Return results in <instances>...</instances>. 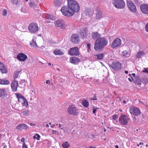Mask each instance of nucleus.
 Listing matches in <instances>:
<instances>
[{
  "mask_svg": "<svg viewBox=\"0 0 148 148\" xmlns=\"http://www.w3.org/2000/svg\"><path fill=\"white\" fill-rule=\"evenodd\" d=\"M121 44V40L118 38L115 39L113 41L111 47L112 49H114L119 47Z\"/></svg>",
  "mask_w": 148,
  "mask_h": 148,
  "instance_id": "ddd939ff",
  "label": "nucleus"
},
{
  "mask_svg": "<svg viewBox=\"0 0 148 148\" xmlns=\"http://www.w3.org/2000/svg\"><path fill=\"white\" fill-rule=\"evenodd\" d=\"M127 5L129 9L132 12L135 13L136 8L134 3L131 1H127Z\"/></svg>",
  "mask_w": 148,
  "mask_h": 148,
  "instance_id": "f8f14e48",
  "label": "nucleus"
},
{
  "mask_svg": "<svg viewBox=\"0 0 148 148\" xmlns=\"http://www.w3.org/2000/svg\"><path fill=\"white\" fill-rule=\"evenodd\" d=\"M145 31L148 33V23L146 24L145 27Z\"/></svg>",
  "mask_w": 148,
  "mask_h": 148,
  "instance_id": "a18cd8bd",
  "label": "nucleus"
},
{
  "mask_svg": "<svg viewBox=\"0 0 148 148\" xmlns=\"http://www.w3.org/2000/svg\"><path fill=\"white\" fill-rule=\"evenodd\" d=\"M97 100V97L95 95L91 99V100Z\"/></svg>",
  "mask_w": 148,
  "mask_h": 148,
  "instance_id": "de8ad7c7",
  "label": "nucleus"
},
{
  "mask_svg": "<svg viewBox=\"0 0 148 148\" xmlns=\"http://www.w3.org/2000/svg\"><path fill=\"white\" fill-rule=\"evenodd\" d=\"M29 128L27 125L25 124H21L18 125L16 127V129L19 131L23 130H27Z\"/></svg>",
  "mask_w": 148,
  "mask_h": 148,
  "instance_id": "aec40b11",
  "label": "nucleus"
},
{
  "mask_svg": "<svg viewBox=\"0 0 148 148\" xmlns=\"http://www.w3.org/2000/svg\"><path fill=\"white\" fill-rule=\"evenodd\" d=\"M104 54L101 53V54H98L94 55L95 58L97 60H102L104 57Z\"/></svg>",
  "mask_w": 148,
  "mask_h": 148,
  "instance_id": "c756f323",
  "label": "nucleus"
},
{
  "mask_svg": "<svg viewBox=\"0 0 148 148\" xmlns=\"http://www.w3.org/2000/svg\"><path fill=\"white\" fill-rule=\"evenodd\" d=\"M125 73L126 74H128V71H125Z\"/></svg>",
  "mask_w": 148,
  "mask_h": 148,
  "instance_id": "bf43d9fd",
  "label": "nucleus"
},
{
  "mask_svg": "<svg viewBox=\"0 0 148 148\" xmlns=\"http://www.w3.org/2000/svg\"><path fill=\"white\" fill-rule=\"evenodd\" d=\"M62 0H54V5L56 6H59L62 4Z\"/></svg>",
  "mask_w": 148,
  "mask_h": 148,
  "instance_id": "473e14b6",
  "label": "nucleus"
},
{
  "mask_svg": "<svg viewBox=\"0 0 148 148\" xmlns=\"http://www.w3.org/2000/svg\"><path fill=\"white\" fill-rule=\"evenodd\" d=\"M115 148H119V146L118 145H116L115 146Z\"/></svg>",
  "mask_w": 148,
  "mask_h": 148,
  "instance_id": "e2e57ef3",
  "label": "nucleus"
},
{
  "mask_svg": "<svg viewBox=\"0 0 148 148\" xmlns=\"http://www.w3.org/2000/svg\"><path fill=\"white\" fill-rule=\"evenodd\" d=\"M7 88L0 89V96L1 97L7 95Z\"/></svg>",
  "mask_w": 148,
  "mask_h": 148,
  "instance_id": "a878e982",
  "label": "nucleus"
},
{
  "mask_svg": "<svg viewBox=\"0 0 148 148\" xmlns=\"http://www.w3.org/2000/svg\"><path fill=\"white\" fill-rule=\"evenodd\" d=\"M145 55V52L143 51L138 52L135 55V58L137 59H139Z\"/></svg>",
  "mask_w": 148,
  "mask_h": 148,
  "instance_id": "393cba45",
  "label": "nucleus"
},
{
  "mask_svg": "<svg viewBox=\"0 0 148 148\" xmlns=\"http://www.w3.org/2000/svg\"><path fill=\"white\" fill-rule=\"evenodd\" d=\"M139 145H143V142H142V143H140L139 144Z\"/></svg>",
  "mask_w": 148,
  "mask_h": 148,
  "instance_id": "0e129e2a",
  "label": "nucleus"
},
{
  "mask_svg": "<svg viewBox=\"0 0 148 148\" xmlns=\"http://www.w3.org/2000/svg\"><path fill=\"white\" fill-rule=\"evenodd\" d=\"M70 62L74 64H76L80 62V59L75 56L71 57L70 58Z\"/></svg>",
  "mask_w": 148,
  "mask_h": 148,
  "instance_id": "412c9836",
  "label": "nucleus"
},
{
  "mask_svg": "<svg viewBox=\"0 0 148 148\" xmlns=\"http://www.w3.org/2000/svg\"><path fill=\"white\" fill-rule=\"evenodd\" d=\"M10 82L9 80L5 79H0V84L2 85H8Z\"/></svg>",
  "mask_w": 148,
  "mask_h": 148,
  "instance_id": "c85d7f7f",
  "label": "nucleus"
},
{
  "mask_svg": "<svg viewBox=\"0 0 148 148\" xmlns=\"http://www.w3.org/2000/svg\"><path fill=\"white\" fill-rule=\"evenodd\" d=\"M28 28L29 30L32 33L37 32L39 29L37 24L34 23H30L28 26Z\"/></svg>",
  "mask_w": 148,
  "mask_h": 148,
  "instance_id": "1a4fd4ad",
  "label": "nucleus"
},
{
  "mask_svg": "<svg viewBox=\"0 0 148 148\" xmlns=\"http://www.w3.org/2000/svg\"><path fill=\"white\" fill-rule=\"evenodd\" d=\"M27 56L25 54L21 53H18L17 56V58L19 61L24 62L27 58Z\"/></svg>",
  "mask_w": 148,
  "mask_h": 148,
  "instance_id": "f3484780",
  "label": "nucleus"
},
{
  "mask_svg": "<svg viewBox=\"0 0 148 148\" xmlns=\"http://www.w3.org/2000/svg\"><path fill=\"white\" fill-rule=\"evenodd\" d=\"M128 79L129 81L130 82H132V81H133L134 80V79L132 77H131V78H128Z\"/></svg>",
  "mask_w": 148,
  "mask_h": 148,
  "instance_id": "8fccbe9b",
  "label": "nucleus"
},
{
  "mask_svg": "<svg viewBox=\"0 0 148 148\" xmlns=\"http://www.w3.org/2000/svg\"><path fill=\"white\" fill-rule=\"evenodd\" d=\"M88 30L86 28H82L80 29L79 35L82 38H85L87 36Z\"/></svg>",
  "mask_w": 148,
  "mask_h": 148,
  "instance_id": "2eb2a0df",
  "label": "nucleus"
},
{
  "mask_svg": "<svg viewBox=\"0 0 148 148\" xmlns=\"http://www.w3.org/2000/svg\"><path fill=\"white\" fill-rule=\"evenodd\" d=\"M53 53L55 55H62L64 54V52L61 50L56 49L53 51Z\"/></svg>",
  "mask_w": 148,
  "mask_h": 148,
  "instance_id": "cd10ccee",
  "label": "nucleus"
},
{
  "mask_svg": "<svg viewBox=\"0 0 148 148\" xmlns=\"http://www.w3.org/2000/svg\"><path fill=\"white\" fill-rule=\"evenodd\" d=\"M46 83L47 84H50V81L49 80H47L46 81Z\"/></svg>",
  "mask_w": 148,
  "mask_h": 148,
  "instance_id": "5fc2aeb1",
  "label": "nucleus"
},
{
  "mask_svg": "<svg viewBox=\"0 0 148 148\" xmlns=\"http://www.w3.org/2000/svg\"><path fill=\"white\" fill-rule=\"evenodd\" d=\"M18 82L16 79H14L11 84V87L12 90L13 92H16L17 91V88L18 86Z\"/></svg>",
  "mask_w": 148,
  "mask_h": 148,
  "instance_id": "6ab92c4d",
  "label": "nucleus"
},
{
  "mask_svg": "<svg viewBox=\"0 0 148 148\" xmlns=\"http://www.w3.org/2000/svg\"><path fill=\"white\" fill-rule=\"evenodd\" d=\"M82 104L84 107L86 108L88 107L89 105L88 101L86 100H84L82 101Z\"/></svg>",
  "mask_w": 148,
  "mask_h": 148,
  "instance_id": "72a5a7b5",
  "label": "nucleus"
},
{
  "mask_svg": "<svg viewBox=\"0 0 148 148\" xmlns=\"http://www.w3.org/2000/svg\"><path fill=\"white\" fill-rule=\"evenodd\" d=\"M40 138V136L38 134H36L34 136L33 138L34 139H36L37 140H39Z\"/></svg>",
  "mask_w": 148,
  "mask_h": 148,
  "instance_id": "e433bc0d",
  "label": "nucleus"
},
{
  "mask_svg": "<svg viewBox=\"0 0 148 148\" xmlns=\"http://www.w3.org/2000/svg\"><path fill=\"white\" fill-rule=\"evenodd\" d=\"M68 113L70 115L75 116L79 114L78 110L73 104L70 105L68 108Z\"/></svg>",
  "mask_w": 148,
  "mask_h": 148,
  "instance_id": "423d86ee",
  "label": "nucleus"
},
{
  "mask_svg": "<svg viewBox=\"0 0 148 148\" xmlns=\"http://www.w3.org/2000/svg\"><path fill=\"white\" fill-rule=\"evenodd\" d=\"M62 146L64 148H68L69 147L70 145L67 141H66L62 143Z\"/></svg>",
  "mask_w": 148,
  "mask_h": 148,
  "instance_id": "f704fd0d",
  "label": "nucleus"
},
{
  "mask_svg": "<svg viewBox=\"0 0 148 148\" xmlns=\"http://www.w3.org/2000/svg\"><path fill=\"white\" fill-rule=\"evenodd\" d=\"M69 54L71 56H79V52L78 47H74L70 48L68 51Z\"/></svg>",
  "mask_w": 148,
  "mask_h": 148,
  "instance_id": "9d476101",
  "label": "nucleus"
},
{
  "mask_svg": "<svg viewBox=\"0 0 148 148\" xmlns=\"http://www.w3.org/2000/svg\"><path fill=\"white\" fill-rule=\"evenodd\" d=\"M0 71L2 73H7V70L5 65L0 62Z\"/></svg>",
  "mask_w": 148,
  "mask_h": 148,
  "instance_id": "b1692460",
  "label": "nucleus"
},
{
  "mask_svg": "<svg viewBox=\"0 0 148 148\" xmlns=\"http://www.w3.org/2000/svg\"><path fill=\"white\" fill-rule=\"evenodd\" d=\"M134 82L136 85H140L141 80L140 78L138 76L136 77Z\"/></svg>",
  "mask_w": 148,
  "mask_h": 148,
  "instance_id": "bb28decb",
  "label": "nucleus"
},
{
  "mask_svg": "<svg viewBox=\"0 0 148 148\" xmlns=\"http://www.w3.org/2000/svg\"><path fill=\"white\" fill-rule=\"evenodd\" d=\"M118 118V116L117 114H114L112 116V119L114 120H116Z\"/></svg>",
  "mask_w": 148,
  "mask_h": 148,
  "instance_id": "79ce46f5",
  "label": "nucleus"
},
{
  "mask_svg": "<svg viewBox=\"0 0 148 148\" xmlns=\"http://www.w3.org/2000/svg\"><path fill=\"white\" fill-rule=\"evenodd\" d=\"M46 127H49V125L48 124H47L46 125Z\"/></svg>",
  "mask_w": 148,
  "mask_h": 148,
  "instance_id": "69168bd1",
  "label": "nucleus"
},
{
  "mask_svg": "<svg viewBox=\"0 0 148 148\" xmlns=\"http://www.w3.org/2000/svg\"><path fill=\"white\" fill-rule=\"evenodd\" d=\"M97 109L96 107H93L92 113L93 114H95Z\"/></svg>",
  "mask_w": 148,
  "mask_h": 148,
  "instance_id": "49530a36",
  "label": "nucleus"
},
{
  "mask_svg": "<svg viewBox=\"0 0 148 148\" xmlns=\"http://www.w3.org/2000/svg\"><path fill=\"white\" fill-rule=\"evenodd\" d=\"M90 44L89 43H88L87 44V47L88 49H90Z\"/></svg>",
  "mask_w": 148,
  "mask_h": 148,
  "instance_id": "3c124183",
  "label": "nucleus"
},
{
  "mask_svg": "<svg viewBox=\"0 0 148 148\" xmlns=\"http://www.w3.org/2000/svg\"><path fill=\"white\" fill-rule=\"evenodd\" d=\"M67 5L74 13L77 12L79 10L78 3L73 0H68Z\"/></svg>",
  "mask_w": 148,
  "mask_h": 148,
  "instance_id": "f03ea898",
  "label": "nucleus"
},
{
  "mask_svg": "<svg viewBox=\"0 0 148 148\" xmlns=\"http://www.w3.org/2000/svg\"><path fill=\"white\" fill-rule=\"evenodd\" d=\"M30 45L32 47L36 48L38 47L36 42V40L34 38L32 39L31 42L30 43Z\"/></svg>",
  "mask_w": 148,
  "mask_h": 148,
  "instance_id": "7c9ffc66",
  "label": "nucleus"
},
{
  "mask_svg": "<svg viewBox=\"0 0 148 148\" xmlns=\"http://www.w3.org/2000/svg\"><path fill=\"white\" fill-rule=\"evenodd\" d=\"M19 71H16L14 73V75L13 76V78L14 79H15L16 78L18 77V75L19 73Z\"/></svg>",
  "mask_w": 148,
  "mask_h": 148,
  "instance_id": "4c0bfd02",
  "label": "nucleus"
},
{
  "mask_svg": "<svg viewBox=\"0 0 148 148\" xmlns=\"http://www.w3.org/2000/svg\"><path fill=\"white\" fill-rule=\"evenodd\" d=\"M22 113L24 116H27L29 114V111L28 110H25L23 111Z\"/></svg>",
  "mask_w": 148,
  "mask_h": 148,
  "instance_id": "58836bf2",
  "label": "nucleus"
},
{
  "mask_svg": "<svg viewBox=\"0 0 148 148\" xmlns=\"http://www.w3.org/2000/svg\"><path fill=\"white\" fill-rule=\"evenodd\" d=\"M55 26L57 27H60L62 29H65L66 25L65 24L64 21L62 19L57 20L54 23Z\"/></svg>",
  "mask_w": 148,
  "mask_h": 148,
  "instance_id": "9b49d317",
  "label": "nucleus"
},
{
  "mask_svg": "<svg viewBox=\"0 0 148 148\" xmlns=\"http://www.w3.org/2000/svg\"><path fill=\"white\" fill-rule=\"evenodd\" d=\"M132 76H133V77H135V75H135V73H132Z\"/></svg>",
  "mask_w": 148,
  "mask_h": 148,
  "instance_id": "4d7b16f0",
  "label": "nucleus"
},
{
  "mask_svg": "<svg viewBox=\"0 0 148 148\" xmlns=\"http://www.w3.org/2000/svg\"><path fill=\"white\" fill-rule=\"evenodd\" d=\"M143 83L145 84H147L148 83V79L146 77L143 78Z\"/></svg>",
  "mask_w": 148,
  "mask_h": 148,
  "instance_id": "ea45409f",
  "label": "nucleus"
},
{
  "mask_svg": "<svg viewBox=\"0 0 148 148\" xmlns=\"http://www.w3.org/2000/svg\"><path fill=\"white\" fill-rule=\"evenodd\" d=\"M29 6L31 8H35L37 6V5L34 2H31L29 3Z\"/></svg>",
  "mask_w": 148,
  "mask_h": 148,
  "instance_id": "c9c22d12",
  "label": "nucleus"
},
{
  "mask_svg": "<svg viewBox=\"0 0 148 148\" xmlns=\"http://www.w3.org/2000/svg\"><path fill=\"white\" fill-rule=\"evenodd\" d=\"M61 11L62 14L67 17H71L75 14L71 10L67 5L63 6L61 9Z\"/></svg>",
  "mask_w": 148,
  "mask_h": 148,
  "instance_id": "7ed1b4c3",
  "label": "nucleus"
},
{
  "mask_svg": "<svg viewBox=\"0 0 148 148\" xmlns=\"http://www.w3.org/2000/svg\"><path fill=\"white\" fill-rule=\"evenodd\" d=\"M108 43L107 38L105 37H100L95 41L94 49L97 51H99L103 49Z\"/></svg>",
  "mask_w": 148,
  "mask_h": 148,
  "instance_id": "f257e3e1",
  "label": "nucleus"
},
{
  "mask_svg": "<svg viewBox=\"0 0 148 148\" xmlns=\"http://www.w3.org/2000/svg\"><path fill=\"white\" fill-rule=\"evenodd\" d=\"M7 14V11L6 10L4 9L3 11V15L4 16H6Z\"/></svg>",
  "mask_w": 148,
  "mask_h": 148,
  "instance_id": "37998d69",
  "label": "nucleus"
},
{
  "mask_svg": "<svg viewBox=\"0 0 148 148\" xmlns=\"http://www.w3.org/2000/svg\"><path fill=\"white\" fill-rule=\"evenodd\" d=\"M130 120L129 117L126 115H121L119 118V123L122 125H126Z\"/></svg>",
  "mask_w": 148,
  "mask_h": 148,
  "instance_id": "0eeeda50",
  "label": "nucleus"
},
{
  "mask_svg": "<svg viewBox=\"0 0 148 148\" xmlns=\"http://www.w3.org/2000/svg\"><path fill=\"white\" fill-rule=\"evenodd\" d=\"M111 67L114 70L118 71L121 68V64L119 62H114L112 63Z\"/></svg>",
  "mask_w": 148,
  "mask_h": 148,
  "instance_id": "4468645a",
  "label": "nucleus"
},
{
  "mask_svg": "<svg viewBox=\"0 0 148 148\" xmlns=\"http://www.w3.org/2000/svg\"><path fill=\"white\" fill-rule=\"evenodd\" d=\"M89 148H96L95 147H93L92 146H90Z\"/></svg>",
  "mask_w": 148,
  "mask_h": 148,
  "instance_id": "338daca9",
  "label": "nucleus"
},
{
  "mask_svg": "<svg viewBox=\"0 0 148 148\" xmlns=\"http://www.w3.org/2000/svg\"><path fill=\"white\" fill-rule=\"evenodd\" d=\"M61 124H59V128H60L61 127Z\"/></svg>",
  "mask_w": 148,
  "mask_h": 148,
  "instance_id": "774afa93",
  "label": "nucleus"
},
{
  "mask_svg": "<svg viewBox=\"0 0 148 148\" xmlns=\"http://www.w3.org/2000/svg\"><path fill=\"white\" fill-rule=\"evenodd\" d=\"M57 132L56 130H52L51 131V133L53 135H56L57 134Z\"/></svg>",
  "mask_w": 148,
  "mask_h": 148,
  "instance_id": "c03bdc74",
  "label": "nucleus"
},
{
  "mask_svg": "<svg viewBox=\"0 0 148 148\" xmlns=\"http://www.w3.org/2000/svg\"><path fill=\"white\" fill-rule=\"evenodd\" d=\"M22 148H27V146L26 145L25 143H23V145H22Z\"/></svg>",
  "mask_w": 148,
  "mask_h": 148,
  "instance_id": "09e8293b",
  "label": "nucleus"
},
{
  "mask_svg": "<svg viewBox=\"0 0 148 148\" xmlns=\"http://www.w3.org/2000/svg\"><path fill=\"white\" fill-rule=\"evenodd\" d=\"M95 16V18L96 20H100L103 17L101 11L97 9L96 10Z\"/></svg>",
  "mask_w": 148,
  "mask_h": 148,
  "instance_id": "4be33fe9",
  "label": "nucleus"
},
{
  "mask_svg": "<svg viewBox=\"0 0 148 148\" xmlns=\"http://www.w3.org/2000/svg\"><path fill=\"white\" fill-rule=\"evenodd\" d=\"M70 40L73 43L78 44L80 41L79 36L77 34H73L71 36Z\"/></svg>",
  "mask_w": 148,
  "mask_h": 148,
  "instance_id": "dca6fc26",
  "label": "nucleus"
},
{
  "mask_svg": "<svg viewBox=\"0 0 148 148\" xmlns=\"http://www.w3.org/2000/svg\"><path fill=\"white\" fill-rule=\"evenodd\" d=\"M112 3L114 7L117 8H124L125 5L123 0H112Z\"/></svg>",
  "mask_w": 148,
  "mask_h": 148,
  "instance_id": "20e7f679",
  "label": "nucleus"
},
{
  "mask_svg": "<svg viewBox=\"0 0 148 148\" xmlns=\"http://www.w3.org/2000/svg\"><path fill=\"white\" fill-rule=\"evenodd\" d=\"M121 55L123 56L128 57L130 55V52L127 51V50L123 51L122 52Z\"/></svg>",
  "mask_w": 148,
  "mask_h": 148,
  "instance_id": "2f4dec72",
  "label": "nucleus"
},
{
  "mask_svg": "<svg viewBox=\"0 0 148 148\" xmlns=\"http://www.w3.org/2000/svg\"><path fill=\"white\" fill-rule=\"evenodd\" d=\"M25 138H23L21 139V141L23 142V143H25Z\"/></svg>",
  "mask_w": 148,
  "mask_h": 148,
  "instance_id": "603ef678",
  "label": "nucleus"
},
{
  "mask_svg": "<svg viewBox=\"0 0 148 148\" xmlns=\"http://www.w3.org/2000/svg\"><path fill=\"white\" fill-rule=\"evenodd\" d=\"M30 125H31V126H34L35 125L34 124H32V123H30Z\"/></svg>",
  "mask_w": 148,
  "mask_h": 148,
  "instance_id": "052dcab7",
  "label": "nucleus"
},
{
  "mask_svg": "<svg viewBox=\"0 0 148 148\" xmlns=\"http://www.w3.org/2000/svg\"><path fill=\"white\" fill-rule=\"evenodd\" d=\"M101 35L97 32H92L91 34L92 38L94 40L100 38Z\"/></svg>",
  "mask_w": 148,
  "mask_h": 148,
  "instance_id": "5701e85b",
  "label": "nucleus"
},
{
  "mask_svg": "<svg viewBox=\"0 0 148 148\" xmlns=\"http://www.w3.org/2000/svg\"><path fill=\"white\" fill-rule=\"evenodd\" d=\"M123 103L124 104H125L127 102L125 100H123Z\"/></svg>",
  "mask_w": 148,
  "mask_h": 148,
  "instance_id": "13d9d810",
  "label": "nucleus"
},
{
  "mask_svg": "<svg viewBox=\"0 0 148 148\" xmlns=\"http://www.w3.org/2000/svg\"><path fill=\"white\" fill-rule=\"evenodd\" d=\"M3 148H7V146L6 145H5Z\"/></svg>",
  "mask_w": 148,
  "mask_h": 148,
  "instance_id": "680f3d73",
  "label": "nucleus"
},
{
  "mask_svg": "<svg viewBox=\"0 0 148 148\" xmlns=\"http://www.w3.org/2000/svg\"><path fill=\"white\" fill-rule=\"evenodd\" d=\"M130 113L133 115L138 116L141 114L140 109L134 106H131L130 108Z\"/></svg>",
  "mask_w": 148,
  "mask_h": 148,
  "instance_id": "6e6552de",
  "label": "nucleus"
},
{
  "mask_svg": "<svg viewBox=\"0 0 148 148\" xmlns=\"http://www.w3.org/2000/svg\"><path fill=\"white\" fill-rule=\"evenodd\" d=\"M140 8L143 13L145 14H148V4H142L140 6Z\"/></svg>",
  "mask_w": 148,
  "mask_h": 148,
  "instance_id": "a211bd4d",
  "label": "nucleus"
},
{
  "mask_svg": "<svg viewBox=\"0 0 148 148\" xmlns=\"http://www.w3.org/2000/svg\"><path fill=\"white\" fill-rule=\"evenodd\" d=\"M19 1V0H11L12 3L16 5L18 4Z\"/></svg>",
  "mask_w": 148,
  "mask_h": 148,
  "instance_id": "a19ab883",
  "label": "nucleus"
},
{
  "mask_svg": "<svg viewBox=\"0 0 148 148\" xmlns=\"http://www.w3.org/2000/svg\"><path fill=\"white\" fill-rule=\"evenodd\" d=\"M55 125H51V127L52 128H53L55 127Z\"/></svg>",
  "mask_w": 148,
  "mask_h": 148,
  "instance_id": "6e6d98bb",
  "label": "nucleus"
},
{
  "mask_svg": "<svg viewBox=\"0 0 148 148\" xmlns=\"http://www.w3.org/2000/svg\"><path fill=\"white\" fill-rule=\"evenodd\" d=\"M15 94L18 99V101L21 103L23 106H25L26 107L28 106V102L27 100L20 93H16Z\"/></svg>",
  "mask_w": 148,
  "mask_h": 148,
  "instance_id": "39448f33",
  "label": "nucleus"
},
{
  "mask_svg": "<svg viewBox=\"0 0 148 148\" xmlns=\"http://www.w3.org/2000/svg\"><path fill=\"white\" fill-rule=\"evenodd\" d=\"M143 72L148 73V70L147 69H145L143 71Z\"/></svg>",
  "mask_w": 148,
  "mask_h": 148,
  "instance_id": "864d4df0",
  "label": "nucleus"
}]
</instances>
